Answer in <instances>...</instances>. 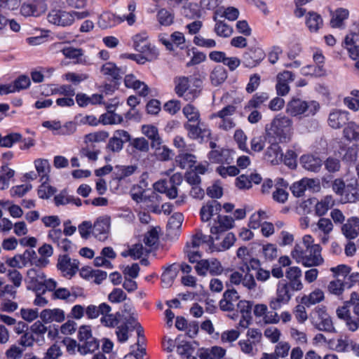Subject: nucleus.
<instances>
[{
    "label": "nucleus",
    "mask_w": 359,
    "mask_h": 359,
    "mask_svg": "<svg viewBox=\"0 0 359 359\" xmlns=\"http://www.w3.org/2000/svg\"><path fill=\"white\" fill-rule=\"evenodd\" d=\"M210 78L212 84L217 86L226 79L227 73L223 67L216 66L211 72Z\"/></svg>",
    "instance_id": "38"
},
{
    "label": "nucleus",
    "mask_w": 359,
    "mask_h": 359,
    "mask_svg": "<svg viewBox=\"0 0 359 359\" xmlns=\"http://www.w3.org/2000/svg\"><path fill=\"white\" fill-rule=\"evenodd\" d=\"M348 113L340 109H334L330 112L328 117V124L334 129L342 128L348 121Z\"/></svg>",
    "instance_id": "19"
},
{
    "label": "nucleus",
    "mask_w": 359,
    "mask_h": 359,
    "mask_svg": "<svg viewBox=\"0 0 359 359\" xmlns=\"http://www.w3.org/2000/svg\"><path fill=\"white\" fill-rule=\"evenodd\" d=\"M346 194L343 198L344 203H355L359 200V189L357 180L346 186Z\"/></svg>",
    "instance_id": "34"
},
{
    "label": "nucleus",
    "mask_w": 359,
    "mask_h": 359,
    "mask_svg": "<svg viewBox=\"0 0 359 359\" xmlns=\"http://www.w3.org/2000/svg\"><path fill=\"white\" fill-rule=\"evenodd\" d=\"M320 109V104L318 102L305 101L299 98H292L287 104L286 112L292 116L305 117L314 116Z\"/></svg>",
    "instance_id": "4"
},
{
    "label": "nucleus",
    "mask_w": 359,
    "mask_h": 359,
    "mask_svg": "<svg viewBox=\"0 0 359 359\" xmlns=\"http://www.w3.org/2000/svg\"><path fill=\"white\" fill-rule=\"evenodd\" d=\"M175 93L185 101L193 102L201 93V81L193 76H180L174 79Z\"/></svg>",
    "instance_id": "3"
},
{
    "label": "nucleus",
    "mask_w": 359,
    "mask_h": 359,
    "mask_svg": "<svg viewBox=\"0 0 359 359\" xmlns=\"http://www.w3.org/2000/svg\"><path fill=\"white\" fill-rule=\"evenodd\" d=\"M269 99V96L267 93L262 92L257 93L248 102L245 107V110H251L252 109L259 108L262 104L266 102Z\"/></svg>",
    "instance_id": "33"
},
{
    "label": "nucleus",
    "mask_w": 359,
    "mask_h": 359,
    "mask_svg": "<svg viewBox=\"0 0 359 359\" xmlns=\"http://www.w3.org/2000/svg\"><path fill=\"white\" fill-rule=\"evenodd\" d=\"M48 21L59 26H69L73 23V17L69 12L60 10L52 11L47 17Z\"/></svg>",
    "instance_id": "17"
},
{
    "label": "nucleus",
    "mask_w": 359,
    "mask_h": 359,
    "mask_svg": "<svg viewBox=\"0 0 359 359\" xmlns=\"http://www.w3.org/2000/svg\"><path fill=\"white\" fill-rule=\"evenodd\" d=\"M325 170L330 173H334L340 170L341 161L339 158L329 156L323 163Z\"/></svg>",
    "instance_id": "57"
},
{
    "label": "nucleus",
    "mask_w": 359,
    "mask_h": 359,
    "mask_svg": "<svg viewBox=\"0 0 359 359\" xmlns=\"http://www.w3.org/2000/svg\"><path fill=\"white\" fill-rule=\"evenodd\" d=\"M348 11L344 8H339L335 11L331 20L330 25L333 28H340L343 26L344 20L348 17Z\"/></svg>",
    "instance_id": "42"
},
{
    "label": "nucleus",
    "mask_w": 359,
    "mask_h": 359,
    "mask_svg": "<svg viewBox=\"0 0 359 359\" xmlns=\"http://www.w3.org/2000/svg\"><path fill=\"white\" fill-rule=\"evenodd\" d=\"M292 297V293L288 290V286L279 283L277 285L276 296L272 297L269 302L270 309L273 311L280 310L290 302Z\"/></svg>",
    "instance_id": "8"
},
{
    "label": "nucleus",
    "mask_w": 359,
    "mask_h": 359,
    "mask_svg": "<svg viewBox=\"0 0 359 359\" xmlns=\"http://www.w3.org/2000/svg\"><path fill=\"white\" fill-rule=\"evenodd\" d=\"M182 112L188 121L187 123H195L201 121L198 110L192 104H188L183 107Z\"/></svg>",
    "instance_id": "44"
},
{
    "label": "nucleus",
    "mask_w": 359,
    "mask_h": 359,
    "mask_svg": "<svg viewBox=\"0 0 359 359\" xmlns=\"http://www.w3.org/2000/svg\"><path fill=\"white\" fill-rule=\"evenodd\" d=\"M176 271L172 270V266L168 267L161 275V281L163 287H170L176 277Z\"/></svg>",
    "instance_id": "59"
},
{
    "label": "nucleus",
    "mask_w": 359,
    "mask_h": 359,
    "mask_svg": "<svg viewBox=\"0 0 359 359\" xmlns=\"http://www.w3.org/2000/svg\"><path fill=\"white\" fill-rule=\"evenodd\" d=\"M184 127L187 131L188 137L192 140H203L204 138L209 137L211 135L210 130L201 121L195 123H185Z\"/></svg>",
    "instance_id": "11"
},
{
    "label": "nucleus",
    "mask_w": 359,
    "mask_h": 359,
    "mask_svg": "<svg viewBox=\"0 0 359 359\" xmlns=\"http://www.w3.org/2000/svg\"><path fill=\"white\" fill-rule=\"evenodd\" d=\"M21 137L20 133H11L4 137L0 134V147H11L13 144L20 141Z\"/></svg>",
    "instance_id": "54"
},
{
    "label": "nucleus",
    "mask_w": 359,
    "mask_h": 359,
    "mask_svg": "<svg viewBox=\"0 0 359 359\" xmlns=\"http://www.w3.org/2000/svg\"><path fill=\"white\" fill-rule=\"evenodd\" d=\"M118 316H119V313H116V315L111 314L110 313H107V314H102L100 323L102 325L107 327L114 328L116 327L119 323Z\"/></svg>",
    "instance_id": "52"
},
{
    "label": "nucleus",
    "mask_w": 359,
    "mask_h": 359,
    "mask_svg": "<svg viewBox=\"0 0 359 359\" xmlns=\"http://www.w3.org/2000/svg\"><path fill=\"white\" fill-rule=\"evenodd\" d=\"M45 275L39 268H33L28 270L26 278L25 279L27 290L39 293L43 290L42 283L45 281Z\"/></svg>",
    "instance_id": "9"
},
{
    "label": "nucleus",
    "mask_w": 359,
    "mask_h": 359,
    "mask_svg": "<svg viewBox=\"0 0 359 359\" xmlns=\"http://www.w3.org/2000/svg\"><path fill=\"white\" fill-rule=\"evenodd\" d=\"M61 52L67 58L74 60L75 63L82 64L86 62V60L83 58V50L81 48L67 46L64 47Z\"/></svg>",
    "instance_id": "32"
},
{
    "label": "nucleus",
    "mask_w": 359,
    "mask_h": 359,
    "mask_svg": "<svg viewBox=\"0 0 359 359\" xmlns=\"http://www.w3.org/2000/svg\"><path fill=\"white\" fill-rule=\"evenodd\" d=\"M15 175V171L8 166H1L0 169V189H6L9 187Z\"/></svg>",
    "instance_id": "37"
},
{
    "label": "nucleus",
    "mask_w": 359,
    "mask_h": 359,
    "mask_svg": "<svg viewBox=\"0 0 359 359\" xmlns=\"http://www.w3.org/2000/svg\"><path fill=\"white\" fill-rule=\"evenodd\" d=\"M141 131L151 142L160 137L158 129L152 125H143Z\"/></svg>",
    "instance_id": "62"
},
{
    "label": "nucleus",
    "mask_w": 359,
    "mask_h": 359,
    "mask_svg": "<svg viewBox=\"0 0 359 359\" xmlns=\"http://www.w3.org/2000/svg\"><path fill=\"white\" fill-rule=\"evenodd\" d=\"M329 345L337 352H352L359 357V344L347 337H340L336 340H330Z\"/></svg>",
    "instance_id": "10"
},
{
    "label": "nucleus",
    "mask_w": 359,
    "mask_h": 359,
    "mask_svg": "<svg viewBox=\"0 0 359 359\" xmlns=\"http://www.w3.org/2000/svg\"><path fill=\"white\" fill-rule=\"evenodd\" d=\"M345 237L348 239H354L359 235V217L349 218L341 228Z\"/></svg>",
    "instance_id": "22"
},
{
    "label": "nucleus",
    "mask_w": 359,
    "mask_h": 359,
    "mask_svg": "<svg viewBox=\"0 0 359 359\" xmlns=\"http://www.w3.org/2000/svg\"><path fill=\"white\" fill-rule=\"evenodd\" d=\"M237 107L233 104H228L221 110L213 113L210 116L211 119L219 118L216 122L217 127L224 131H229L233 129L236 121L232 117L236 113Z\"/></svg>",
    "instance_id": "5"
},
{
    "label": "nucleus",
    "mask_w": 359,
    "mask_h": 359,
    "mask_svg": "<svg viewBox=\"0 0 359 359\" xmlns=\"http://www.w3.org/2000/svg\"><path fill=\"white\" fill-rule=\"evenodd\" d=\"M344 136L348 140L359 139V126L353 122H350L344 129Z\"/></svg>",
    "instance_id": "51"
},
{
    "label": "nucleus",
    "mask_w": 359,
    "mask_h": 359,
    "mask_svg": "<svg viewBox=\"0 0 359 359\" xmlns=\"http://www.w3.org/2000/svg\"><path fill=\"white\" fill-rule=\"evenodd\" d=\"M229 154V150L226 149H215L209 153V159L212 163H223L226 161L225 156Z\"/></svg>",
    "instance_id": "53"
},
{
    "label": "nucleus",
    "mask_w": 359,
    "mask_h": 359,
    "mask_svg": "<svg viewBox=\"0 0 359 359\" xmlns=\"http://www.w3.org/2000/svg\"><path fill=\"white\" fill-rule=\"evenodd\" d=\"M62 354L60 346L57 344H54L48 348L43 359H58Z\"/></svg>",
    "instance_id": "63"
},
{
    "label": "nucleus",
    "mask_w": 359,
    "mask_h": 359,
    "mask_svg": "<svg viewBox=\"0 0 359 359\" xmlns=\"http://www.w3.org/2000/svg\"><path fill=\"white\" fill-rule=\"evenodd\" d=\"M121 22V20L111 12L102 13L98 19L97 24L102 29H108Z\"/></svg>",
    "instance_id": "27"
},
{
    "label": "nucleus",
    "mask_w": 359,
    "mask_h": 359,
    "mask_svg": "<svg viewBox=\"0 0 359 359\" xmlns=\"http://www.w3.org/2000/svg\"><path fill=\"white\" fill-rule=\"evenodd\" d=\"M101 72L109 79L118 81L126 73V69L117 67L114 63L106 62L101 68Z\"/></svg>",
    "instance_id": "23"
},
{
    "label": "nucleus",
    "mask_w": 359,
    "mask_h": 359,
    "mask_svg": "<svg viewBox=\"0 0 359 359\" xmlns=\"http://www.w3.org/2000/svg\"><path fill=\"white\" fill-rule=\"evenodd\" d=\"M293 121L285 115L276 116L266 126V137L269 142H287L293 134Z\"/></svg>",
    "instance_id": "2"
},
{
    "label": "nucleus",
    "mask_w": 359,
    "mask_h": 359,
    "mask_svg": "<svg viewBox=\"0 0 359 359\" xmlns=\"http://www.w3.org/2000/svg\"><path fill=\"white\" fill-rule=\"evenodd\" d=\"M334 205V200L333 197L331 195H327L316 203L315 205V212L319 217L323 216Z\"/></svg>",
    "instance_id": "31"
},
{
    "label": "nucleus",
    "mask_w": 359,
    "mask_h": 359,
    "mask_svg": "<svg viewBox=\"0 0 359 359\" xmlns=\"http://www.w3.org/2000/svg\"><path fill=\"white\" fill-rule=\"evenodd\" d=\"M215 32L221 37H229L233 34V28L222 21H217Z\"/></svg>",
    "instance_id": "56"
},
{
    "label": "nucleus",
    "mask_w": 359,
    "mask_h": 359,
    "mask_svg": "<svg viewBox=\"0 0 359 359\" xmlns=\"http://www.w3.org/2000/svg\"><path fill=\"white\" fill-rule=\"evenodd\" d=\"M300 163L304 169L313 172H319L323 165L322 160L311 154L302 156Z\"/></svg>",
    "instance_id": "20"
},
{
    "label": "nucleus",
    "mask_w": 359,
    "mask_h": 359,
    "mask_svg": "<svg viewBox=\"0 0 359 359\" xmlns=\"http://www.w3.org/2000/svg\"><path fill=\"white\" fill-rule=\"evenodd\" d=\"M46 181V180H43L38 189V196L42 199H48L57 191L56 188L47 184Z\"/></svg>",
    "instance_id": "46"
},
{
    "label": "nucleus",
    "mask_w": 359,
    "mask_h": 359,
    "mask_svg": "<svg viewBox=\"0 0 359 359\" xmlns=\"http://www.w3.org/2000/svg\"><path fill=\"white\" fill-rule=\"evenodd\" d=\"M157 227H154L148 231L144 237V243L147 247L153 248L155 247L159 240V233Z\"/></svg>",
    "instance_id": "45"
},
{
    "label": "nucleus",
    "mask_w": 359,
    "mask_h": 359,
    "mask_svg": "<svg viewBox=\"0 0 359 359\" xmlns=\"http://www.w3.org/2000/svg\"><path fill=\"white\" fill-rule=\"evenodd\" d=\"M356 36L355 33H351L345 37V44L350 54V57L356 60L359 57V47L355 45V40L354 37Z\"/></svg>",
    "instance_id": "41"
},
{
    "label": "nucleus",
    "mask_w": 359,
    "mask_h": 359,
    "mask_svg": "<svg viewBox=\"0 0 359 359\" xmlns=\"http://www.w3.org/2000/svg\"><path fill=\"white\" fill-rule=\"evenodd\" d=\"M324 297V292L320 289H316L310 293L309 296L304 297L302 301L306 305L309 306L322 302Z\"/></svg>",
    "instance_id": "48"
},
{
    "label": "nucleus",
    "mask_w": 359,
    "mask_h": 359,
    "mask_svg": "<svg viewBox=\"0 0 359 359\" xmlns=\"http://www.w3.org/2000/svg\"><path fill=\"white\" fill-rule=\"evenodd\" d=\"M315 184L313 179L303 178L294 182L290 187L292 194L297 198L302 197L307 188H312Z\"/></svg>",
    "instance_id": "26"
},
{
    "label": "nucleus",
    "mask_w": 359,
    "mask_h": 359,
    "mask_svg": "<svg viewBox=\"0 0 359 359\" xmlns=\"http://www.w3.org/2000/svg\"><path fill=\"white\" fill-rule=\"evenodd\" d=\"M221 210V205L217 201H211L203 205L200 211L203 222H208L214 215H219Z\"/></svg>",
    "instance_id": "25"
},
{
    "label": "nucleus",
    "mask_w": 359,
    "mask_h": 359,
    "mask_svg": "<svg viewBox=\"0 0 359 359\" xmlns=\"http://www.w3.org/2000/svg\"><path fill=\"white\" fill-rule=\"evenodd\" d=\"M135 9V3L132 2L129 4L127 12L124 13L121 16H118L120 20H121V22L126 21L128 25H133L136 21Z\"/></svg>",
    "instance_id": "50"
},
{
    "label": "nucleus",
    "mask_w": 359,
    "mask_h": 359,
    "mask_svg": "<svg viewBox=\"0 0 359 359\" xmlns=\"http://www.w3.org/2000/svg\"><path fill=\"white\" fill-rule=\"evenodd\" d=\"M132 39L133 47L136 51L149 55L150 60H154L158 57V51L154 47H151L146 32L136 34Z\"/></svg>",
    "instance_id": "6"
},
{
    "label": "nucleus",
    "mask_w": 359,
    "mask_h": 359,
    "mask_svg": "<svg viewBox=\"0 0 359 359\" xmlns=\"http://www.w3.org/2000/svg\"><path fill=\"white\" fill-rule=\"evenodd\" d=\"M195 270L198 276H205L208 273L211 276H219L222 273L224 269L221 262L215 259H201L195 266Z\"/></svg>",
    "instance_id": "7"
},
{
    "label": "nucleus",
    "mask_w": 359,
    "mask_h": 359,
    "mask_svg": "<svg viewBox=\"0 0 359 359\" xmlns=\"http://www.w3.org/2000/svg\"><path fill=\"white\" fill-rule=\"evenodd\" d=\"M216 172L222 177L225 178L227 176L234 177L239 174V169L235 165H230L227 167L219 166L216 169Z\"/></svg>",
    "instance_id": "61"
},
{
    "label": "nucleus",
    "mask_w": 359,
    "mask_h": 359,
    "mask_svg": "<svg viewBox=\"0 0 359 359\" xmlns=\"http://www.w3.org/2000/svg\"><path fill=\"white\" fill-rule=\"evenodd\" d=\"M344 279L337 278L330 281L327 286L329 292L338 297L341 295L344 290Z\"/></svg>",
    "instance_id": "49"
},
{
    "label": "nucleus",
    "mask_w": 359,
    "mask_h": 359,
    "mask_svg": "<svg viewBox=\"0 0 359 359\" xmlns=\"http://www.w3.org/2000/svg\"><path fill=\"white\" fill-rule=\"evenodd\" d=\"M321 252V246L314 243L313 237L305 235L301 243L295 244L291 251V256L297 263L305 267H316L324 263Z\"/></svg>",
    "instance_id": "1"
},
{
    "label": "nucleus",
    "mask_w": 359,
    "mask_h": 359,
    "mask_svg": "<svg viewBox=\"0 0 359 359\" xmlns=\"http://www.w3.org/2000/svg\"><path fill=\"white\" fill-rule=\"evenodd\" d=\"M22 88V76L18 78L10 84H0V95H6L16 91H20Z\"/></svg>",
    "instance_id": "43"
},
{
    "label": "nucleus",
    "mask_w": 359,
    "mask_h": 359,
    "mask_svg": "<svg viewBox=\"0 0 359 359\" xmlns=\"http://www.w3.org/2000/svg\"><path fill=\"white\" fill-rule=\"evenodd\" d=\"M79 262L76 259H72L68 255L59 256L57 269L63 273L64 276H74L79 270Z\"/></svg>",
    "instance_id": "12"
},
{
    "label": "nucleus",
    "mask_w": 359,
    "mask_h": 359,
    "mask_svg": "<svg viewBox=\"0 0 359 359\" xmlns=\"http://www.w3.org/2000/svg\"><path fill=\"white\" fill-rule=\"evenodd\" d=\"M176 162L182 169L191 168L196 162V157L191 154H180L177 156Z\"/></svg>",
    "instance_id": "39"
},
{
    "label": "nucleus",
    "mask_w": 359,
    "mask_h": 359,
    "mask_svg": "<svg viewBox=\"0 0 359 359\" xmlns=\"http://www.w3.org/2000/svg\"><path fill=\"white\" fill-rule=\"evenodd\" d=\"M123 117L114 112L105 113L100 116V121L104 125H113L122 123Z\"/></svg>",
    "instance_id": "47"
},
{
    "label": "nucleus",
    "mask_w": 359,
    "mask_h": 359,
    "mask_svg": "<svg viewBox=\"0 0 359 359\" xmlns=\"http://www.w3.org/2000/svg\"><path fill=\"white\" fill-rule=\"evenodd\" d=\"M265 53L259 48H251L245 53L243 57V64L245 67L252 68L257 66L264 60Z\"/></svg>",
    "instance_id": "16"
},
{
    "label": "nucleus",
    "mask_w": 359,
    "mask_h": 359,
    "mask_svg": "<svg viewBox=\"0 0 359 359\" xmlns=\"http://www.w3.org/2000/svg\"><path fill=\"white\" fill-rule=\"evenodd\" d=\"M34 165L39 176L41 177V181L48 180L50 172L49 161L47 159L38 158L34 161Z\"/></svg>",
    "instance_id": "36"
},
{
    "label": "nucleus",
    "mask_w": 359,
    "mask_h": 359,
    "mask_svg": "<svg viewBox=\"0 0 359 359\" xmlns=\"http://www.w3.org/2000/svg\"><path fill=\"white\" fill-rule=\"evenodd\" d=\"M125 85L127 88H131L137 90L140 95L145 97L149 93L147 85L136 79L133 74H128L125 76Z\"/></svg>",
    "instance_id": "21"
},
{
    "label": "nucleus",
    "mask_w": 359,
    "mask_h": 359,
    "mask_svg": "<svg viewBox=\"0 0 359 359\" xmlns=\"http://www.w3.org/2000/svg\"><path fill=\"white\" fill-rule=\"evenodd\" d=\"M158 22L162 26L168 27L173 24L175 14L165 8L160 9L156 15Z\"/></svg>",
    "instance_id": "40"
},
{
    "label": "nucleus",
    "mask_w": 359,
    "mask_h": 359,
    "mask_svg": "<svg viewBox=\"0 0 359 359\" xmlns=\"http://www.w3.org/2000/svg\"><path fill=\"white\" fill-rule=\"evenodd\" d=\"M316 313L318 317L314 322V326L316 329L329 333L336 332L332 318L325 309H319L316 311Z\"/></svg>",
    "instance_id": "13"
},
{
    "label": "nucleus",
    "mask_w": 359,
    "mask_h": 359,
    "mask_svg": "<svg viewBox=\"0 0 359 359\" xmlns=\"http://www.w3.org/2000/svg\"><path fill=\"white\" fill-rule=\"evenodd\" d=\"M40 318L44 323H50L52 322L61 323L65 318V312L60 309H44L40 314Z\"/></svg>",
    "instance_id": "24"
},
{
    "label": "nucleus",
    "mask_w": 359,
    "mask_h": 359,
    "mask_svg": "<svg viewBox=\"0 0 359 359\" xmlns=\"http://www.w3.org/2000/svg\"><path fill=\"white\" fill-rule=\"evenodd\" d=\"M351 303H352L353 312L356 316L355 321L357 323V330L359 327V294L358 292H352L351 294Z\"/></svg>",
    "instance_id": "64"
},
{
    "label": "nucleus",
    "mask_w": 359,
    "mask_h": 359,
    "mask_svg": "<svg viewBox=\"0 0 359 359\" xmlns=\"http://www.w3.org/2000/svg\"><path fill=\"white\" fill-rule=\"evenodd\" d=\"M136 314L130 315L125 318L124 325H126L130 330H136L138 337L142 335L143 328L137 322Z\"/></svg>",
    "instance_id": "55"
},
{
    "label": "nucleus",
    "mask_w": 359,
    "mask_h": 359,
    "mask_svg": "<svg viewBox=\"0 0 359 359\" xmlns=\"http://www.w3.org/2000/svg\"><path fill=\"white\" fill-rule=\"evenodd\" d=\"M109 226V217H100L97 219L92 226L91 233L99 241H104L107 238Z\"/></svg>",
    "instance_id": "15"
},
{
    "label": "nucleus",
    "mask_w": 359,
    "mask_h": 359,
    "mask_svg": "<svg viewBox=\"0 0 359 359\" xmlns=\"http://www.w3.org/2000/svg\"><path fill=\"white\" fill-rule=\"evenodd\" d=\"M131 146L142 153H147L149 151V143L144 137H136L131 140Z\"/></svg>",
    "instance_id": "58"
},
{
    "label": "nucleus",
    "mask_w": 359,
    "mask_h": 359,
    "mask_svg": "<svg viewBox=\"0 0 359 359\" xmlns=\"http://www.w3.org/2000/svg\"><path fill=\"white\" fill-rule=\"evenodd\" d=\"M351 299L344 302V305L339 306L336 310L337 317L345 321L346 325L349 331L355 332L357 330V323L355 318L351 316L349 307L352 306L350 302Z\"/></svg>",
    "instance_id": "14"
},
{
    "label": "nucleus",
    "mask_w": 359,
    "mask_h": 359,
    "mask_svg": "<svg viewBox=\"0 0 359 359\" xmlns=\"http://www.w3.org/2000/svg\"><path fill=\"white\" fill-rule=\"evenodd\" d=\"M99 348V342L94 337H90L88 340L79 342L78 351L83 355L88 353H93Z\"/></svg>",
    "instance_id": "35"
},
{
    "label": "nucleus",
    "mask_w": 359,
    "mask_h": 359,
    "mask_svg": "<svg viewBox=\"0 0 359 359\" xmlns=\"http://www.w3.org/2000/svg\"><path fill=\"white\" fill-rule=\"evenodd\" d=\"M239 298L238 292L235 289L226 290L223 294L222 299L219 301L221 310L224 311H233L235 306H237Z\"/></svg>",
    "instance_id": "18"
},
{
    "label": "nucleus",
    "mask_w": 359,
    "mask_h": 359,
    "mask_svg": "<svg viewBox=\"0 0 359 359\" xmlns=\"http://www.w3.org/2000/svg\"><path fill=\"white\" fill-rule=\"evenodd\" d=\"M306 25L310 32H316L323 25L322 17L316 12H309L306 18Z\"/></svg>",
    "instance_id": "30"
},
{
    "label": "nucleus",
    "mask_w": 359,
    "mask_h": 359,
    "mask_svg": "<svg viewBox=\"0 0 359 359\" xmlns=\"http://www.w3.org/2000/svg\"><path fill=\"white\" fill-rule=\"evenodd\" d=\"M86 314L88 318H97L100 315L107 314L111 311V307L106 304L102 303L98 306L90 305L86 309Z\"/></svg>",
    "instance_id": "29"
},
{
    "label": "nucleus",
    "mask_w": 359,
    "mask_h": 359,
    "mask_svg": "<svg viewBox=\"0 0 359 359\" xmlns=\"http://www.w3.org/2000/svg\"><path fill=\"white\" fill-rule=\"evenodd\" d=\"M154 156L157 160L161 161H168L172 158V150L165 145L154 151Z\"/></svg>",
    "instance_id": "60"
},
{
    "label": "nucleus",
    "mask_w": 359,
    "mask_h": 359,
    "mask_svg": "<svg viewBox=\"0 0 359 359\" xmlns=\"http://www.w3.org/2000/svg\"><path fill=\"white\" fill-rule=\"evenodd\" d=\"M154 189L156 192L165 194L170 199L177 198L178 195L177 187H170L168 181L159 180L154 184Z\"/></svg>",
    "instance_id": "28"
}]
</instances>
